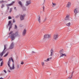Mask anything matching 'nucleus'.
I'll return each instance as SVG.
<instances>
[{
  "label": "nucleus",
  "instance_id": "1",
  "mask_svg": "<svg viewBox=\"0 0 79 79\" xmlns=\"http://www.w3.org/2000/svg\"><path fill=\"white\" fill-rule=\"evenodd\" d=\"M9 35H11L10 36L11 40H13L15 39V36H18L19 35V34L18 33V32H17L15 35V34L13 33V32L11 31L9 33Z\"/></svg>",
  "mask_w": 79,
  "mask_h": 79
},
{
  "label": "nucleus",
  "instance_id": "2",
  "mask_svg": "<svg viewBox=\"0 0 79 79\" xmlns=\"http://www.w3.org/2000/svg\"><path fill=\"white\" fill-rule=\"evenodd\" d=\"M10 60H11V59L9 58V60L7 63V65L9 67L10 70L11 71L15 69V65H14L13 64L12 65H10Z\"/></svg>",
  "mask_w": 79,
  "mask_h": 79
},
{
  "label": "nucleus",
  "instance_id": "3",
  "mask_svg": "<svg viewBox=\"0 0 79 79\" xmlns=\"http://www.w3.org/2000/svg\"><path fill=\"white\" fill-rule=\"evenodd\" d=\"M12 21L11 20H10L9 21L8 24H7V27L9 28V31H10V29L12 28V25H13V23H11Z\"/></svg>",
  "mask_w": 79,
  "mask_h": 79
},
{
  "label": "nucleus",
  "instance_id": "4",
  "mask_svg": "<svg viewBox=\"0 0 79 79\" xmlns=\"http://www.w3.org/2000/svg\"><path fill=\"white\" fill-rule=\"evenodd\" d=\"M59 36L58 33L57 32L55 33L54 34L53 39L56 40H57V39L58 38Z\"/></svg>",
  "mask_w": 79,
  "mask_h": 79
},
{
  "label": "nucleus",
  "instance_id": "5",
  "mask_svg": "<svg viewBox=\"0 0 79 79\" xmlns=\"http://www.w3.org/2000/svg\"><path fill=\"white\" fill-rule=\"evenodd\" d=\"M64 20L66 21L67 23L69 22V15H67L66 17L64 19Z\"/></svg>",
  "mask_w": 79,
  "mask_h": 79
},
{
  "label": "nucleus",
  "instance_id": "6",
  "mask_svg": "<svg viewBox=\"0 0 79 79\" xmlns=\"http://www.w3.org/2000/svg\"><path fill=\"white\" fill-rule=\"evenodd\" d=\"M51 37V35L49 34H45L44 35V39H49Z\"/></svg>",
  "mask_w": 79,
  "mask_h": 79
},
{
  "label": "nucleus",
  "instance_id": "7",
  "mask_svg": "<svg viewBox=\"0 0 79 79\" xmlns=\"http://www.w3.org/2000/svg\"><path fill=\"white\" fill-rule=\"evenodd\" d=\"M31 3V0H28L26 2L25 6H27L29 5Z\"/></svg>",
  "mask_w": 79,
  "mask_h": 79
},
{
  "label": "nucleus",
  "instance_id": "8",
  "mask_svg": "<svg viewBox=\"0 0 79 79\" xmlns=\"http://www.w3.org/2000/svg\"><path fill=\"white\" fill-rule=\"evenodd\" d=\"M25 16L23 15H21L20 16V21H23L24 19Z\"/></svg>",
  "mask_w": 79,
  "mask_h": 79
},
{
  "label": "nucleus",
  "instance_id": "9",
  "mask_svg": "<svg viewBox=\"0 0 79 79\" xmlns=\"http://www.w3.org/2000/svg\"><path fill=\"white\" fill-rule=\"evenodd\" d=\"M14 48V43H12L9 47V49H13Z\"/></svg>",
  "mask_w": 79,
  "mask_h": 79
},
{
  "label": "nucleus",
  "instance_id": "10",
  "mask_svg": "<svg viewBox=\"0 0 79 79\" xmlns=\"http://www.w3.org/2000/svg\"><path fill=\"white\" fill-rule=\"evenodd\" d=\"M60 54V58H61V57H63V56H66V54L64 53H63Z\"/></svg>",
  "mask_w": 79,
  "mask_h": 79
},
{
  "label": "nucleus",
  "instance_id": "11",
  "mask_svg": "<svg viewBox=\"0 0 79 79\" xmlns=\"http://www.w3.org/2000/svg\"><path fill=\"white\" fill-rule=\"evenodd\" d=\"M37 20L39 22V23H40V22H41V19H40V15H39L38 16L37 18Z\"/></svg>",
  "mask_w": 79,
  "mask_h": 79
},
{
  "label": "nucleus",
  "instance_id": "12",
  "mask_svg": "<svg viewBox=\"0 0 79 79\" xmlns=\"http://www.w3.org/2000/svg\"><path fill=\"white\" fill-rule=\"evenodd\" d=\"M52 57H51L47 58V60H45L44 61H45L46 62H47L48 61H49L50 60H52Z\"/></svg>",
  "mask_w": 79,
  "mask_h": 79
},
{
  "label": "nucleus",
  "instance_id": "13",
  "mask_svg": "<svg viewBox=\"0 0 79 79\" xmlns=\"http://www.w3.org/2000/svg\"><path fill=\"white\" fill-rule=\"evenodd\" d=\"M26 29H24L22 33L23 35V36H24V35H25L26 34Z\"/></svg>",
  "mask_w": 79,
  "mask_h": 79
},
{
  "label": "nucleus",
  "instance_id": "14",
  "mask_svg": "<svg viewBox=\"0 0 79 79\" xmlns=\"http://www.w3.org/2000/svg\"><path fill=\"white\" fill-rule=\"evenodd\" d=\"M71 6V3L69 2H68L67 4L66 5V7L67 8H69Z\"/></svg>",
  "mask_w": 79,
  "mask_h": 79
},
{
  "label": "nucleus",
  "instance_id": "15",
  "mask_svg": "<svg viewBox=\"0 0 79 79\" xmlns=\"http://www.w3.org/2000/svg\"><path fill=\"white\" fill-rule=\"evenodd\" d=\"M73 72L72 74L70 75L69 77L68 78L69 79H71L72 77H73Z\"/></svg>",
  "mask_w": 79,
  "mask_h": 79
},
{
  "label": "nucleus",
  "instance_id": "16",
  "mask_svg": "<svg viewBox=\"0 0 79 79\" xmlns=\"http://www.w3.org/2000/svg\"><path fill=\"white\" fill-rule=\"evenodd\" d=\"M59 52H60V54L64 53V50H63V49H62V50H60Z\"/></svg>",
  "mask_w": 79,
  "mask_h": 79
},
{
  "label": "nucleus",
  "instance_id": "17",
  "mask_svg": "<svg viewBox=\"0 0 79 79\" xmlns=\"http://www.w3.org/2000/svg\"><path fill=\"white\" fill-rule=\"evenodd\" d=\"M52 7H54L56 6V3H53V2H52Z\"/></svg>",
  "mask_w": 79,
  "mask_h": 79
},
{
  "label": "nucleus",
  "instance_id": "18",
  "mask_svg": "<svg viewBox=\"0 0 79 79\" xmlns=\"http://www.w3.org/2000/svg\"><path fill=\"white\" fill-rule=\"evenodd\" d=\"M19 4L21 6H23V3H22V2H21V1H19Z\"/></svg>",
  "mask_w": 79,
  "mask_h": 79
},
{
  "label": "nucleus",
  "instance_id": "19",
  "mask_svg": "<svg viewBox=\"0 0 79 79\" xmlns=\"http://www.w3.org/2000/svg\"><path fill=\"white\" fill-rule=\"evenodd\" d=\"M13 3H14V2H12V3L11 4H7L6 6H11V5H13Z\"/></svg>",
  "mask_w": 79,
  "mask_h": 79
},
{
  "label": "nucleus",
  "instance_id": "20",
  "mask_svg": "<svg viewBox=\"0 0 79 79\" xmlns=\"http://www.w3.org/2000/svg\"><path fill=\"white\" fill-rule=\"evenodd\" d=\"M70 22H69V23L67 24H66V26H70V25H71V23Z\"/></svg>",
  "mask_w": 79,
  "mask_h": 79
},
{
  "label": "nucleus",
  "instance_id": "21",
  "mask_svg": "<svg viewBox=\"0 0 79 79\" xmlns=\"http://www.w3.org/2000/svg\"><path fill=\"white\" fill-rule=\"evenodd\" d=\"M51 56H52L53 55V51L52 50H51Z\"/></svg>",
  "mask_w": 79,
  "mask_h": 79
},
{
  "label": "nucleus",
  "instance_id": "22",
  "mask_svg": "<svg viewBox=\"0 0 79 79\" xmlns=\"http://www.w3.org/2000/svg\"><path fill=\"white\" fill-rule=\"evenodd\" d=\"M74 12L75 13H78L77 9H74Z\"/></svg>",
  "mask_w": 79,
  "mask_h": 79
},
{
  "label": "nucleus",
  "instance_id": "23",
  "mask_svg": "<svg viewBox=\"0 0 79 79\" xmlns=\"http://www.w3.org/2000/svg\"><path fill=\"white\" fill-rule=\"evenodd\" d=\"M4 54H5V52H3L1 54H0V58L2 57V56H3V55Z\"/></svg>",
  "mask_w": 79,
  "mask_h": 79
},
{
  "label": "nucleus",
  "instance_id": "24",
  "mask_svg": "<svg viewBox=\"0 0 79 79\" xmlns=\"http://www.w3.org/2000/svg\"><path fill=\"white\" fill-rule=\"evenodd\" d=\"M6 47H7V45L5 44L4 46V50H5V49L6 48Z\"/></svg>",
  "mask_w": 79,
  "mask_h": 79
},
{
  "label": "nucleus",
  "instance_id": "25",
  "mask_svg": "<svg viewBox=\"0 0 79 79\" xmlns=\"http://www.w3.org/2000/svg\"><path fill=\"white\" fill-rule=\"evenodd\" d=\"M17 68H19V63H17Z\"/></svg>",
  "mask_w": 79,
  "mask_h": 79
},
{
  "label": "nucleus",
  "instance_id": "26",
  "mask_svg": "<svg viewBox=\"0 0 79 79\" xmlns=\"http://www.w3.org/2000/svg\"><path fill=\"white\" fill-rule=\"evenodd\" d=\"M14 29H18V27L16 25H15L14 26Z\"/></svg>",
  "mask_w": 79,
  "mask_h": 79
},
{
  "label": "nucleus",
  "instance_id": "27",
  "mask_svg": "<svg viewBox=\"0 0 79 79\" xmlns=\"http://www.w3.org/2000/svg\"><path fill=\"white\" fill-rule=\"evenodd\" d=\"M41 65L42 66H44L45 65V62H42L41 63Z\"/></svg>",
  "mask_w": 79,
  "mask_h": 79
},
{
  "label": "nucleus",
  "instance_id": "28",
  "mask_svg": "<svg viewBox=\"0 0 79 79\" xmlns=\"http://www.w3.org/2000/svg\"><path fill=\"white\" fill-rule=\"evenodd\" d=\"M3 64V62L2 61L1 63L0 66H2V65Z\"/></svg>",
  "mask_w": 79,
  "mask_h": 79
},
{
  "label": "nucleus",
  "instance_id": "29",
  "mask_svg": "<svg viewBox=\"0 0 79 79\" xmlns=\"http://www.w3.org/2000/svg\"><path fill=\"white\" fill-rule=\"evenodd\" d=\"M4 2H5V1H0V3H4Z\"/></svg>",
  "mask_w": 79,
  "mask_h": 79
},
{
  "label": "nucleus",
  "instance_id": "30",
  "mask_svg": "<svg viewBox=\"0 0 79 79\" xmlns=\"http://www.w3.org/2000/svg\"><path fill=\"white\" fill-rule=\"evenodd\" d=\"M4 6H4V5L2 4V5L1 6V8H3V7H4Z\"/></svg>",
  "mask_w": 79,
  "mask_h": 79
},
{
  "label": "nucleus",
  "instance_id": "31",
  "mask_svg": "<svg viewBox=\"0 0 79 79\" xmlns=\"http://www.w3.org/2000/svg\"><path fill=\"white\" fill-rule=\"evenodd\" d=\"M8 54L7 53L4 56V57H6L8 56Z\"/></svg>",
  "mask_w": 79,
  "mask_h": 79
},
{
  "label": "nucleus",
  "instance_id": "32",
  "mask_svg": "<svg viewBox=\"0 0 79 79\" xmlns=\"http://www.w3.org/2000/svg\"><path fill=\"white\" fill-rule=\"evenodd\" d=\"M12 11V8H10V10H9V13H11Z\"/></svg>",
  "mask_w": 79,
  "mask_h": 79
},
{
  "label": "nucleus",
  "instance_id": "33",
  "mask_svg": "<svg viewBox=\"0 0 79 79\" xmlns=\"http://www.w3.org/2000/svg\"><path fill=\"white\" fill-rule=\"evenodd\" d=\"M8 19H11V16H9L8 17Z\"/></svg>",
  "mask_w": 79,
  "mask_h": 79
},
{
  "label": "nucleus",
  "instance_id": "34",
  "mask_svg": "<svg viewBox=\"0 0 79 79\" xmlns=\"http://www.w3.org/2000/svg\"><path fill=\"white\" fill-rule=\"evenodd\" d=\"M15 18H19V15H17L15 17Z\"/></svg>",
  "mask_w": 79,
  "mask_h": 79
},
{
  "label": "nucleus",
  "instance_id": "35",
  "mask_svg": "<svg viewBox=\"0 0 79 79\" xmlns=\"http://www.w3.org/2000/svg\"><path fill=\"white\" fill-rule=\"evenodd\" d=\"M21 64H24V62H23V61L21 62Z\"/></svg>",
  "mask_w": 79,
  "mask_h": 79
},
{
  "label": "nucleus",
  "instance_id": "36",
  "mask_svg": "<svg viewBox=\"0 0 79 79\" xmlns=\"http://www.w3.org/2000/svg\"><path fill=\"white\" fill-rule=\"evenodd\" d=\"M11 60H12V62H14V61H13V59L12 57H11Z\"/></svg>",
  "mask_w": 79,
  "mask_h": 79
},
{
  "label": "nucleus",
  "instance_id": "37",
  "mask_svg": "<svg viewBox=\"0 0 79 79\" xmlns=\"http://www.w3.org/2000/svg\"><path fill=\"white\" fill-rule=\"evenodd\" d=\"M4 72L6 74V71L5 70H4Z\"/></svg>",
  "mask_w": 79,
  "mask_h": 79
},
{
  "label": "nucleus",
  "instance_id": "38",
  "mask_svg": "<svg viewBox=\"0 0 79 79\" xmlns=\"http://www.w3.org/2000/svg\"><path fill=\"white\" fill-rule=\"evenodd\" d=\"M46 20H47V18H45V19H44V21H46Z\"/></svg>",
  "mask_w": 79,
  "mask_h": 79
},
{
  "label": "nucleus",
  "instance_id": "39",
  "mask_svg": "<svg viewBox=\"0 0 79 79\" xmlns=\"http://www.w3.org/2000/svg\"><path fill=\"white\" fill-rule=\"evenodd\" d=\"M8 71L9 72V73H10V72H11V71H10V70H9V69H8Z\"/></svg>",
  "mask_w": 79,
  "mask_h": 79
},
{
  "label": "nucleus",
  "instance_id": "40",
  "mask_svg": "<svg viewBox=\"0 0 79 79\" xmlns=\"http://www.w3.org/2000/svg\"><path fill=\"white\" fill-rule=\"evenodd\" d=\"M2 59L0 58V61H2Z\"/></svg>",
  "mask_w": 79,
  "mask_h": 79
},
{
  "label": "nucleus",
  "instance_id": "41",
  "mask_svg": "<svg viewBox=\"0 0 79 79\" xmlns=\"http://www.w3.org/2000/svg\"><path fill=\"white\" fill-rule=\"evenodd\" d=\"M15 20H13V22L15 23Z\"/></svg>",
  "mask_w": 79,
  "mask_h": 79
},
{
  "label": "nucleus",
  "instance_id": "42",
  "mask_svg": "<svg viewBox=\"0 0 79 79\" xmlns=\"http://www.w3.org/2000/svg\"><path fill=\"white\" fill-rule=\"evenodd\" d=\"M16 7H14V9H15V10H16Z\"/></svg>",
  "mask_w": 79,
  "mask_h": 79
},
{
  "label": "nucleus",
  "instance_id": "43",
  "mask_svg": "<svg viewBox=\"0 0 79 79\" xmlns=\"http://www.w3.org/2000/svg\"><path fill=\"white\" fill-rule=\"evenodd\" d=\"M0 79H3V78H2V77H1V78H0Z\"/></svg>",
  "mask_w": 79,
  "mask_h": 79
},
{
  "label": "nucleus",
  "instance_id": "44",
  "mask_svg": "<svg viewBox=\"0 0 79 79\" xmlns=\"http://www.w3.org/2000/svg\"><path fill=\"white\" fill-rule=\"evenodd\" d=\"M32 53H35V52H32Z\"/></svg>",
  "mask_w": 79,
  "mask_h": 79
},
{
  "label": "nucleus",
  "instance_id": "45",
  "mask_svg": "<svg viewBox=\"0 0 79 79\" xmlns=\"http://www.w3.org/2000/svg\"><path fill=\"white\" fill-rule=\"evenodd\" d=\"M9 9V7H8V10Z\"/></svg>",
  "mask_w": 79,
  "mask_h": 79
}]
</instances>
